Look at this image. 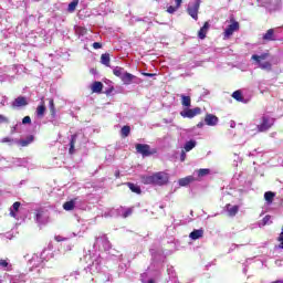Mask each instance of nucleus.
Masks as SVG:
<instances>
[{"instance_id":"39448f33","label":"nucleus","mask_w":283,"mask_h":283,"mask_svg":"<svg viewBox=\"0 0 283 283\" xmlns=\"http://www.w3.org/2000/svg\"><path fill=\"white\" fill-rule=\"evenodd\" d=\"M240 30V22L235 20H231V24L227 27V29L223 32V36L226 39H229V36L233 35V32H238Z\"/></svg>"},{"instance_id":"2f4dec72","label":"nucleus","mask_w":283,"mask_h":283,"mask_svg":"<svg viewBox=\"0 0 283 283\" xmlns=\"http://www.w3.org/2000/svg\"><path fill=\"white\" fill-rule=\"evenodd\" d=\"M179 8L180 7H178V6H175V7L170 6L167 8V12H168V14H174V12H177Z\"/></svg>"},{"instance_id":"20e7f679","label":"nucleus","mask_w":283,"mask_h":283,"mask_svg":"<svg viewBox=\"0 0 283 283\" xmlns=\"http://www.w3.org/2000/svg\"><path fill=\"white\" fill-rule=\"evenodd\" d=\"M273 125H275V119L273 117L263 115L261 117L260 124L256 126V129L261 133L269 132Z\"/></svg>"},{"instance_id":"72a5a7b5","label":"nucleus","mask_w":283,"mask_h":283,"mask_svg":"<svg viewBox=\"0 0 283 283\" xmlns=\"http://www.w3.org/2000/svg\"><path fill=\"white\" fill-rule=\"evenodd\" d=\"M10 266V263H8L7 260L1 259L0 260V269H8Z\"/></svg>"},{"instance_id":"ddd939ff","label":"nucleus","mask_w":283,"mask_h":283,"mask_svg":"<svg viewBox=\"0 0 283 283\" xmlns=\"http://www.w3.org/2000/svg\"><path fill=\"white\" fill-rule=\"evenodd\" d=\"M136 76H134L132 73H124L120 81L124 83V85H132V81H134Z\"/></svg>"},{"instance_id":"7c9ffc66","label":"nucleus","mask_w":283,"mask_h":283,"mask_svg":"<svg viewBox=\"0 0 283 283\" xmlns=\"http://www.w3.org/2000/svg\"><path fill=\"white\" fill-rule=\"evenodd\" d=\"M76 6H78V0H73L70 4H69V12H74V10H76Z\"/></svg>"},{"instance_id":"4468645a","label":"nucleus","mask_w":283,"mask_h":283,"mask_svg":"<svg viewBox=\"0 0 283 283\" xmlns=\"http://www.w3.org/2000/svg\"><path fill=\"white\" fill-rule=\"evenodd\" d=\"M32 143H34V136L33 135H29L27 138L20 139L18 142V145L20 147H28V145H32Z\"/></svg>"},{"instance_id":"c03bdc74","label":"nucleus","mask_w":283,"mask_h":283,"mask_svg":"<svg viewBox=\"0 0 283 283\" xmlns=\"http://www.w3.org/2000/svg\"><path fill=\"white\" fill-rule=\"evenodd\" d=\"M144 76H148L149 78H151L153 76H156V74L154 73H143Z\"/></svg>"},{"instance_id":"a18cd8bd","label":"nucleus","mask_w":283,"mask_h":283,"mask_svg":"<svg viewBox=\"0 0 283 283\" xmlns=\"http://www.w3.org/2000/svg\"><path fill=\"white\" fill-rule=\"evenodd\" d=\"M115 178H120V170L115 171Z\"/></svg>"},{"instance_id":"a211bd4d","label":"nucleus","mask_w":283,"mask_h":283,"mask_svg":"<svg viewBox=\"0 0 283 283\" xmlns=\"http://www.w3.org/2000/svg\"><path fill=\"white\" fill-rule=\"evenodd\" d=\"M45 97L41 98V104L36 108L38 116H44L45 115Z\"/></svg>"},{"instance_id":"8fccbe9b","label":"nucleus","mask_w":283,"mask_h":283,"mask_svg":"<svg viewBox=\"0 0 283 283\" xmlns=\"http://www.w3.org/2000/svg\"><path fill=\"white\" fill-rule=\"evenodd\" d=\"M273 283H283L282 281H275V282H273Z\"/></svg>"},{"instance_id":"f3484780","label":"nucleus","mask_w":283,"mask_h":283,"mask_svg":"<svg viewBox=\"0 0 283 283\" xmlns=\"http://www.w3.org/2000/svg\"><path fill=\"white\" fill-rule=\"evenodd\" d=\"M91 90L93 94H101L103 92V82H94Z\"/></svg>"},{"instance_id":"79ce46f5","label":"nucleus","mask_w":283,"mask_h":283,"mask_svg":"<svg viewBox=\"0 0 283 283\" xmlns=\"http://www.w3.org/2000/svg\"><path fill=\"white\" fill-rule=\"evenodd\" d=\"M185 158H187V154L185 151H181V156H180L181 163H185Z\"/></svg>"},{"instance_id":"4be33fe9","label":"nucleus","mask_w":283,"mask_h":283,"mask_svg":"<svg viewBox=\"0 0 283 283\" xmlns=\"http://www.w3.org/2000/svg\"><path fill=\"white\" fill-rule=\"evenodd\" d=\"M101 63L102 65L109 67V63H111L109 53H104L101 55Z\"/></svg>"},{"instance_id":"3c124183","label":"nucleus","mask_w":283,"mask_h":283,"mask_svg":"<svg viewBox=\"0 0 283 283\" xmlns=\"http://www.w3.org/2000/svg\"><path fill=\"white\" fill-rule=\"evenodd\" d=\"M198 127H202V124H198Z\"/></svg>"},{"instance_id":"412c9836","label":"nucleus","mask_w":283,"mask_h":283,"mask_svg":"<svg viewBox=\"0 0 283 283\" xmlns=\"http://www.w3.org/2000/svg\"><path fill=\"white\" fill-rule=\"evenodd\" d=\"M75 205H76V202H74V200L66 201L63 203V210L64 211H74Z\"/></svg>"},{"instance_id":"ea45409f","label":"nucleus","mask_w":283,"mask_h":283,"mask_svg":"<svg viewBox=\"0 0 283 283\" xmlns=\"http://www.w3.org/2000/svg\"><path fill=\"white\" fill-rule=\"evenodd\" d=\"M41 218H43V211L38 210L36 213H35V219L41 220Z\"/></svg>"},{"instance_id":"09e8293b","label":"nucleus","mask_w":283,"mask_h":283,"mask_svg":"<svg viewBox=\"0 0 283 283\" xmlns=\"http://www.w3.org/2000/svg\"><path fill=\"white\" fill-rule=\"evenodd\" d=\"M147 283H156V282L154 281V279H150V280H148Z\"/></svg>"},{"instance_id":"c756f323","label":"nucleus","mask_w":283,"mask_h":283,"mask_svg":"<svg viewBox=\"0 0 283 283\" xmlns=\"http://www.w3.org/2000/svg\"><path fill=\"white\" fill-rule=\"evenodd\" d=\"M193 147H196V142L189 140L185 144L184 149H185V151H191V149H193Z\"/></svg>"},{"instance_id":"f8f14e48","label":"nucleus","mask_w":283,"mask_h":283,"mask_svg":"<svg viewBox=\"0 0 283 283\" xmlns=\"http://www.w3.org/2000/svg\"><path fill=\"white\" fill-rule=\"evenodd\" d=\"M203 237H205V230L202 228L193 230L189 234L190 240H200V238H203Z\"/></svg>"},{"instance_id":"423d86ee","label":"nucleus","mask_w":283,"mask_h":283,"mask_svg":"<svg viewBox=\"0 0 283 283\" xmlns=\"http://www.w3.org/2000/svg\"><path fill=\"white\" fill-rule=\"evenodd\" d=\"M201 113L202 109L200 107L186 108L182 112H180V116H182V118H195V116H198Z\"/></svg>"},{"instance_id":"f704fd0d","label":"nucleus","mask_w":283,"mask_h":283,"mask_svg":"<svg viewBox=\"0 0 283 283\" xmlns=\"http://www.w3.org/2000/svg\"><path fill=\"white\" fill-rule=\"evenodd\" d=\"M30 123H32V118H30V116L22 118V125H30Z\"/></svg>"},{"instance_id":"9d476101","label":"nucleus","mask_w":283,"mask_h":283,"mask_svg":"<svg viewBox=\"0 0 283 283\" xmlns=\"http://www.w3.org/2000/svg\"><path fill=\"white\" fill-rule=\"evenodd\" d=\"M226 211L230 218H234L238 216V211H240V206H231V203L226 205Z\"/></svg>"},{"instance_id":"393cba45","label":"nucleus","mask_w":283,"mask_h":283,"mask_svg":"<svg viewBox=\"0 0 283 283\" xmlns=\"http://www.w3.org/2000/svg\"><path fill=\"white\" fill-rule=\"evenodd\" d=\"M125 72V69L120 67V66H116L114 70H113V74L114 76H117L118 78H123V74Z\"/></svg>"},{"instance_id":"4c0bfd02","label":"nucleus","mask_w":283,"mask_h":283,"mask_svg":"<svg viewBox=\"0 0 283 283\" xmlns=\"http://www.w3.org/2000/svg\"><path fill=\"white\" fill-rule=\"evenodd\" d=\"M93 48L94 50H101V48H103V44L101 42H94Z\"/></svg>"},{"instance_id":"dca6fc26","label":"nucleus","mask_w":283,"mask_h":283,"mask_svg":"<svg viewBox=\"0 0 283 283\" xmlns=\"http://www.w3.org/2000/svg\"><path fill=\"white\" fill-rule=\"evenodd\" d=\"M263 41H275V30L269 29L265 34H263Z\"/></svg>"},{"instance_id":"7ed1b4c3","label":"nucleus","mask_w":283,"mask_h":283,"mask_svg":"<svg viewBox=\"0 0 283 283\" xmlns=\"http://www.w3.org/2000/svg\"><path fill=\"white\" fill-rule=\"evenodd\" d=\"M137 154H140L143 158H148V156H154L158 154V149L151 148L149 144H136L135 145Z\"/></svg>"},{"instance_id":"f03ea898","label":"nucleus","mask_w":283,"mask_h":283,"mask_svg":"<svg viewBox=\"0 0 283 283\" xmlns=\"http://www.w3.org/2000/svg\"><path fill=\"white\" fill-rule=\"evenodd\" d=\"M269 56H271V53L266 52V53H262L261 55L253 54L251 59L252 61H255L260 70H263L265 72H273V64L266 61Z\"/></svg>"},{"instance_id":"c9c22d12","label":"nucleus","mask_w":283,"mask_h":283,"mask_svg":"<svg viewBox=\"0 0 283 283\" xmlns=\"http://www.w3.org/2000/svg\"><path fill=\"white\" fill-rule=\"evenodd\" d=\"M54 240H55V242H65V240H67V238H64L62 235H55Z\"/></svg>"},{"instance_id":"aec40b11","label":"nucleus","mask_w":283,"mask_h":283,"mask_svg":"<svg viewBox=\"0 0 283 283\" xmlns=\"http://www.w3.org/2000/svg\"><path fill=\"white\" fill-rule=\"evenodd\" d=\"M275 199V192L273 191H266L264 193V200L268 202V205H273V200Z\"/></svg>"},{"instance_id":"0eeeda50","label":"nucleus","mask_w":283,"mask_h":283,"mask_svg":"<svg viewBox=\"0 0 283 283\" xmlns=\"http://www.w3.org/2000/svg\"><path fill=\"white\" fill-rule=\"evenodd\" d=\"M200 10V0H197L192 6L188 7L187 12L191 19L198 21V11Z\"/></svg>"},{"instance_id":"2eb2a0df","label":"nucleus","mask_w":283,"mask_h":283,"mask_svg":"<svg viewBox=\"0 0 283 283\" xmlns=\"http://www.w3.org/2000/svg\"><path fill=\"white\" fill-rule=\"evenodd\" d=\"M191 182H196V178L193 176H188L179 179V187H187V185H191Z\"/></svg>"},{"instance_id":"c85d7f7f","label":"nucleus","mask_w":283,"mask_h":283,"mask_svg":"<svg viewBox=\"0 0 283 283\" xmlns=\"http://www.w3.org/2000/svg\"><path fill=\"white\" fill-rule=\"evenodd\" d=\"M232 98H234V101H239V102L244 101V97H242V91H234L232 93Z\"/></svg>"},{"instance_id":"6ab92c4d","label":"nucleus","mask_w":283,"mask_h":283,"mask_svg":"<svg viewBox=\"0 0 283 283\" xmlns=\"http://www.w3.org/2000/svg\"><path fill=\"white\" fill-rule=\"evenodd\" d=\"M126 186L128 187V189H130V191H133V193L140 195L143 192L140 190V186L136 184L127 182Z\"/></svg>"},{"instance_id":"f257e3e1","label":"nucleus","mask_w":283,"mask_h":283,"mask_svg":"<svg viewBox=\"0 0 283 283\" xmlns=\"http://www.w3.org/2000/svg\"><path fill=\"white\" fill-rule=\"evenodd\" d=\"M144 185H157L158 187H163V185H167L169 182V175L167 172H155L150 176L144 177Z\"/></svg>"},{"instance_id":"a878e982","label":"nucleus","mask_w":283,"mask_h":283,"mask_svg":"<svg viewBox=\"0 0 283 283\" xmlns=\"http://www.w3.org/2000/svg\"><path fill=\"white\" fill-rule=\"evenodd\" d=\"M132 133V127L129 126H124L122 129H120V134H122V138H127V136H129V134Z\"/></svg>"},{"instance_id":"37998d69","label":"nucleus","mask_w":283,"mask_h":283,"mask_svg":"<svg viewBox=\"0 0 283 283\" xmlns=\"http://www.w3.org/2000/svg\"><path fill=\"white\" fill-rule=\"evenodd\" d=\"M175 3L177 8H180V6H182V0H175Z\"/></svg>"},{"instance_id":"473e14b6","label":"nucleus","mask_w":283,"mask_h":283,"mask_svg":"<svg viewBox=\"0 0 283 283\" xmlns=\"http://www.w3.org/2000/svg\"><path fill=\"white\" fill-rule=\"evenodd\" d=\"M132 213H134V208H127L123 213V218H129Z\"/></svg>"},{"instance_id":"de8ad7c7","label":"nucleus","mask_w":283,"mask_h":283,"mask_svg":"<svg viewBox=\"0 0 283 283\" xmlns=\"http://www.w3.org/2000/svg\"><path fill=\"white\" fill-rule=\"evenodd\" d=\"M17 133V126H13L12 128H11V134H15Z\"/></svg>"},{"instance_id":"b1692460","label":"nucleus","mask_w":283,"mask_h":283,"mask_svg":"<svg viewBox=\"0 0 283 283\" xmlns=\"http://www.w3.org/2000/svg\"><path fill=\"white\" fill-rule=\"evenodd\" d=\"M76 138H77V135H72L71 136V140H70V149H69V154H74V146L76 145Z\"/></svg>"},{"instance_id":"58836bf2","label":"nucleus","mask_w":283,"mask_h":283,"mask_svg":"<svg viewBox=\"0 0 283 283\" xmlns=\"http://www.w3.org/2000/svg\"><path fill=\"white\" fill-rule=\"evenodd\" d=\"M13 211H19V208L21 207V202H19V201H15L14 203H13Z\"/></svg>"},{"instance_id":"1a4fd4ad","label":"nucleus","mask_w":283,"mask_h":283,"mask_svg":"<svg viewBox=\"0 0 283 283\" xmlns=\"http://www.w3.org/2000/svg\"><path fill=\"white\" fill-rule=\"evenodd\" d=\"M211 28V24L209 22H205L202 28L198 31V36L201 39V41H205L207 39V32H209V29Z\"/></svg>"},{"instance_id":"a19ab883","label":"nucleus","mask_w":283,"mask_h":283,"mask_svg":"<svg viewBox=\"0 0 283 283\" xmlns=\"http://www.w3.org/2000/svg\"><path fill=\"white\" fill-rule=\"evenodd\" d=\"M2 143H14V139H12L10 137H3Z\"/></svg>"},{"instance_id":"cd10ccee","label":"nucleus","mask_w":283,"mask_h":283,"mask_svg":"<svg viewBox=\"0 0 283 283\" xmlns=\"http://www.w3.org/2000/svg\"><path fill=\"white\" fill-rule=\"evenodd\" d=\"M211 174V170L209 168H201L198 170V177L205 178V176H209Z\"/></svg>"},{"instance_id":"5701e85b","label":"nucleus","mask_w":283,"mask_h":283,"mask_svg":"<svg viewBox=\"0 0 283 283\" xmlns=\"http://www.w3.org/2000/svg\"><path fill=\"white\" fill-rule=\"evenodd\" d=\"M181 105L184 107H191V97L186 96V95H181Z\"/></svg>"},{"instance_id":"49530a36","label":"nucleus","mask_w":283,"mask_h":283,"mask_svg":"<svg viewBox=\"0 0 283 283\" xmlns=\"http://www.w3.org/2000/svg\"><path fill=\"white\" fill-rule=\"evenodd\" d=\"M10 216H12V218H17V213L14 212V210H10Z\"/></svg>"},{"instance_id":"e433bc0d","label":"nucleus","mask_w":283,"mask_h":283,"mask_svg":"<svg viewBox=\"0 0 283 283\" xmlns=\"http://www.w3.org/2000/svg\"><path fill=\"white\" fill-rule=\"evenodd\" d=\"M0 123H10V119L6 117L4 115L0 114Z\"/></svg>"},{"instance_id":"bb28decb","label":"nucleus","mask_w":283,"mask_h":283,"mask_svg":"<svg viewBox=\"0 0 283 283\" xmlns=\"http://www.w3.org/2000/svg\"><path fill=\"white\" fill-rule=\"evenodd\" d=\"M49 109L51 112V116H56V108L54 106V99L53 98L49 99Z\"/></svg>"},{"instance_id":"9b49d317","label":"nucleus","mask_w":283,"mask_h":283,"mask_svg":"<svg viewBox=\"0 0 283 283\" xmlns=\"http://www.w3.org/2000/svg\"><path fill=\"white\" fill-rule=\"evenodd\" d=\"M11 105L12 107H25L28 105V98L24 96H18Z\"/></svg>"},{"instance_id":"6e6552de","label":"nucleus","mask_w":283,"mask_h":283,"mask_svg":"<svg viewBox=\"0 0 283 283\" xmlns=\"http://www.w3.org/2000/svg\"><path fill=\"white\" fill-rule=\"evenodd\" d=\"M218 120H219L218 116H216L213 114H207L205 117V123L209 127H216V125H218Z\"/></svg>"}]
</instances>
